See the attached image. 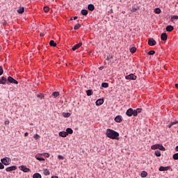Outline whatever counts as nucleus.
I'll use <instances>...</instances> for the list:
<instances>
[{
    "label": "nucleus",
    "mask_w": 178,
    "mask_h": 178,
    "mask_svg": "<svg viewBox=\"0 0 178 178\" xmlns=\"http://www.w3.org/2000/svg\"><path fill=\"white\" fill-rule=\"evenodd\" d=\"M106 136L111 140H119V133L111 129H107Z\"/></svg>",
    "instance_id": "f257e3e1"
},
{
    "label": "nucleus",
    "mask_w": 178,
    "mask_h": 178,
    "mask_svg": "<svg viewBox=\"0 0 178 178\" xmlns=\"http://www.w3.org/2000/svg\"><path fill=\"white\" fill-rule=\"evenodd\" d=\"M126 115L129 118H131V116H137V113L134 112L133 108H129L126 112Z\"/></svg>",
    "instance_id": "f03ea898"
},
{
    "label": "nucleus",
    "mask_w": 178,
    "mask_h": 178,
    "mask_svg": "<svg viewBox=\"0 0 178 178\" xmlns=\"http://www.w3.org/2000/svg\"><path fill=\"white\" fill-rule=\"evenodd\" d=\"M11 162L12 160L10 158L6 157L1 159V163H3V165H5L6 166H8V165H10Z\"/></svg>",
    "instance_id": "7ed1b4c3"
},
{
    "label": "nucleus",
    "mask_w": 178,
    "mask_h": 178,
    "mask_svg": "<svg viewBox=\"0 0 178 178\" xmlns=\"http://www.w3.org/2000/svg\"><path fill=\"white\" fill-rule=\"evenodd\" d=\"M126 80H137V76L134 74H130L128 76H125Z\"/></svg>",
    "instance_id": "20e7f679"
},
{
    "label": "nucleus",
    "mask_w": 178,
    "mask_h": 178,
    "mask_svg": "<svg viewBox=\"0 0 178 178\" xmlns=\"http://www.w3.org/2000/svg\"><path fill=\"white\" fill-rule=\"evenodd\" d=\"M7 80L8 83H11V84H19V81L13 79L12 76H8Z\"/></svg>",
    "instance_id": "39448f33"
},
{
    "label": "nucleus",
    "mask_w": 178,
    "mask_h": 178,
    "mask_svg": "<svg viewBox=\"0 0 178 178\" xmlns=\"http://www.w3.org/2000/svg\"><path fill=\"white\" fill-rule=\"evenodd\" d=\"M148 44L150 47H154V45H156V41L154 38H149Z\"/></svg>",
    "instance_id": "423d86ee"
},
{
    "label": "nucleus",
    "mask_w": 178,
    "mask_h": 178,
    "mask_svg": "<svg viewBox=\"0 0 178 178\" xmlns=\"http://www.w3.org/2000/svg\"><path fill=\"white\" fill-rule=\"evenodd\" d=\"M17 167L16 165L10 166L6 168V172H13V170H16Z\"/></svg>",
    "instance_id": "0eeeda50"
},
{
    "label": "nucleus",
    "mask_w": 178,
    "mask_h": 178,
    "mask_svg": "<svg viewBox=\"0 0 178 178\" xmlns=\"http://www.w3.org/2000/svg\"><path fill=\"white\" fill-rule=\"evenodd\" d=\"M115 122L117 123H122V121L123 120V118H122V115H117L115 119Z\"/></svg>",
    "instance_id": "6e6552de"
},
{
    "label": "nucleus",
    "mask_w": 178,
    "mask_h": 178,
    "mask_svg": "<svg viewBox=\"0 0 178 178\" xmlns=\"http://www.w3.org/2000/svg\"><path fill=\"white\" fill-rule=\"evenodd\" d=\"M81 45H83V42H81L74 45L72 48V51H76V49H79V48H80V47H81Z\"/></svg>",
    "instance_id": "1a4fd4ad"
},
{
    "label": "nucleus",
    "mask_w": 178,
    "mask_h": 178,
    "mask_svg": "<svg viewBox=\"0 0 178 178\" xmlns=\"http://www.w3.org/2000/svg\"><path fill=\"white\" fill-rule=\"evenodd\" d=\"M169 169H170V166H167V167L160 166V168H159V170L160 172H166L167 170H169Z\"/></svg>",
    "instance_id": "9d476101"
},
{
    "label": "nucleus",
    "mask_w": 178,
    "mask_h": 178,
    "mask_svg": "<svg viewBox=\"0 0 178 178\" xmlns=\"http://www.w3.org/2000/svg\"><path fill=\"white\" fill-rule=\"evenodd\" d=\"M20 168H21V170L24 172V173H29V172H31V170L29 168H27L26 165H22Z\"/></svg>",
    "instance_id": "9b49d317"
},
{
    "label": "nucleus",
    "mask_w": 178,
    "mask_h": 178,
    "mask_svg": "<svg viewBox=\"0 0 178 178\" xmlns=\"http://www.w3.org/2000/svg\"><path fill=\"white\" fill-rule=\"evenodd\" d=\"M104 104V99H99L96 101L97 106H101Z\"/></svg>",
    "instance_id": "f8f14e48"
},
{
    "label": "nucleus",
    "mask_w": 178,
    "mask_h": 178,
    "mask_svg": "<svg viewBox=\"0 0 178 178\" xmlns=\"http://www.w3.org/2000/svg\"><path fill=\"white\" fill-rule=\"evenodd\" d=\"M165 30L166 31H168L169 33H170L171 31H173V30H175V28L172 25H168L165 28Z\"/></svg>",
    "instance_id": "ddd939ff"
},
{
    "label": "nucleus",
    "mask_w": 178,
    "mask_h": 178,
    "mask_svg": "<svg viewBox=\"0 0 178 178\" xmlns=\"http://www.w3.org/2000/svg\"><path fill=\"white\" fill-rule=\"evenodd\" d=\"M161 39L162 41H166L168 40V34L163 33L161 35Z\"/></svg>",
    "instance_id": "4468645a"
},
{
    "label": "nucleus",
    "mask_w": 178,
    "mask_h": 178,
    "mask_svg": "<svg viewBox=\"0 0 178 178\" xmlns=\"http://www.w3.org/2000/svg\"><path fill=\"white\" fill-rule=\"evenodd\" d=\"M17 12L19 15H23V13H24V7H19Z\"/></svg>",
    "instance_id": "2eb2a0df"
},
{
    "label": "nucleus",
    "mask_w": 178,
    "mask_h": 178,
    "mask_svg": "<svg viewBox=\"0 0 178 178\" xmlns=\"http://www.w3.org/2000/svg\"><path fill=\"white\" fill-rule=\"evenodd\" d=\"M6 81H8V79L5 76H2L0 79V84H6Z\"/></svg>",
    "instance_id": "dca6fc26"
},
{
    "label": "nucleus",
    "mask_w": 178,
    "mask_h": 178,
    "mask_svg": "<svg viewBox=\"0 0 178 178\" xmlns=\"http://www.w3.org/2000/svg\"><path fill=\"white\" fill-rule=\"evenodd\" d=\"M40 154H38L37 155H35V159H37L38 161H44L45 159L40 157Z\"/></svg>",
    "instance_id": "f3484780"
},
{
    "label": "nucleus",
    "mask_w": 178,
    "mask_h": 178,
    "mask_svg": "<svg viewBox=\"0 0 178 178\" xmlns=\"http://www.w3.org/2000/svg\"><path fill=\"white\" fill-rule=\"evenodd\" d=\"M58 136H60V137H67V133H66V131H60L58 133Z\"/></svg>",
    "instance_id": "a211bd4d"
},
{
    "label": "nucleus",
    "mask_w": 178,
    "mask_h": 178,
    "mask_svg": "<svg viewBox=\"0 0 178 178\" xmlns=\"http://www.w3.org/2000/svg\"><path fill=\"white\" fill-rule=\"evenodd\" d=\"M88 10H90V12H92V11H94V9H95V7L94 6L93 4H89L88 6Z\"/></svg>",
    "instance_id": "6ab92c4d"
},
{
    "label": "nucleus",
    "mask_w": 178,
    "mask_h": 178,
    "mask_svg": "<svg viewBox=\"0 0 178 178\" xmlns=\"http://www.w3.org/2000/svg\"><path fill=\"white\" fill-rule=\"evenodd\" d=\"M65 133H67V136H69V134H73V129L71 128H67Z\"/></svg>",
    "instance_id": "aec40b11"
},
{
    "label": "nucleus",
    "mask_w": 178,
    "mask_h": 178,
    "mask_svg": "<svg viewBox=\"0 0 178 178\" xmlns=\"http://www.w3.org/2000/svg\"><path fill=\"white\" fill-rule=\"evenodd\" d=\"M81 15H83V16H87L88 15V10H82L81 11Z\"/></svg>",
    "instance_id": "412c9836"
},
{
    "label": "nucleus",
    "mask_w": 178,
    "mask_h": 178,
    "mask_svg": "<svg viewBox=\"0 0 178 178\" xmlns=\"http://www.w3.org/2000/svg\"><path fill=\"white\" fill-rule=\"evenodd\" d=\"M161 12H162V10H161V8H156L154 9V13H156V15H160Z\"/></svg>",
    "instance_id": "4be33fe9"
},
{
    "label": "nucleus",
    "mask_w": 178,
    "mask_h": 178,
    "mask_svg": "<svg viewBox=\"0 0 178 178\" xmlns=\"http://www.w3.org/2000/svg\"><path fill=\"white\" fill-rule=\"evenodd\" d=\"M141 177H146L148 176V173L146 171H143L140 174Z\"/></svg>",
    "instance_id": "5701e85b"
},
{
    "label": "nucleus",
    "mask_w": 178,
    "mask_h": 178,
    "mask_svg": "<svg viewBox=\"0 0 178 178\" xmlns=\"http://www.w3.org/2000/svg\"><path fill=\"white\" fill-rule=\"evenodd\" d=\"M178 124V121L171 122L170 124L168 125V128L170 129L172 126H175V124Z\"/></svg>",
    "instance_id": "b1692460"
},
{
    "label": "nucleus",
    "mask_w": 178,
    "mask_h": 178,
    "mask_svg": "<svg viewBox=\"0 0 178 178\" xmlns=\"http://www.w3.org/2000/svg\"><path fill=\"white\" fill-rule=\"evenodd\" d=\"M158 149H160V151H165V147L162 145H158Z\"/></svg>",
    "instance_id": "393cba45"
},
{
    "label": "nucleus",
    "mask_w": 178,
    "mask_h": 178,
    "mask_svg": "<svg viewBox=\"0 0 178 178\" xmlns=\"http://www.w3.org/2000/svg\"><path fill=\"white\" fill-rule=\"evenodd\" d=\"M102 87H103V88H108V87H109V83H102Z\"/></svg>",
    "instance_id": "a878e982"
},
{
    "label": "nucleus",
    "mask_w": 178,
    "mask_h": 178,
    "mask_svg": "<svg viewBox=\"0 0 178 178\" xmlns=\"http://www.w3.org/2000/svg\"><path fill=\"white\" fill-rule=\"evenodd\" d=\"M49 45L50 47H56V43L54 40H50Z\"/></svg>",
    "instance_id": "bb28decb"
},
{
    "label": "nucleus",
    "mask_w": 178,
    "mask_h": 178,
    "mask_svg": "<svg viewBox=\"0 0 178 178\" xmlns=\"http://www.w3.org/2000/svg\"><path fill=\"white\" fill-rule=\"evenodd\" d=\"M80 27H81V24H76L74 27V30H79V29H80Z\"/></svg>",
    "instance_id": "cd10ccee"
},
{
    "label": "nucleus",
    "mask_w": 178,
    "mask_h": 178,
    "mask_svg": "<svg viewBox=\"0 0 178 178\" xmlns=\"http://www.w3.org/2000/svg\"><path fill=\"white\" fill-rule=\"evenodd\" d=\"M53 97H54V98H56L57 97H59L60 94L59 92H54L52 93Z\"/></svg>",
    "instance_id": "c85d7f7f"
},
{
    "label": "nucleus",
    "mask_w": 178,
    "mask_h": 178,
    "mask_svg": "<svg viewBox=\"0 0 178 178\" xmlns=\"http://www.w3.org/2000/svg\"><path fill=\"white\" fill-rule=\"evenodd\" d=\"M138 9H140V8L137 7H132L131 12H132L133 13H136V10H138Z\"/></svg>",
    "instance_id": "c756f323"
},
{
    "label": "nucleus",
    "mask_w": 178,
    "mask_h": 178,
    "mask_svg": "<svg viewBox=\"0 0 178 178\" xmlns=\"http://www.w3.org/2000/svg\"><path fill=\"white\" fill-rule=\"evenodd\" d=\"M86 94H87L88 97L92 95V90H86Z\"/></svg>",
    "instance_id": "7c9ffc66"
},
{
    "label": "nucleus",
    "mask_w": 178,
    "mask_h": 178,
    "mask_svg": "<svg viewBox=\"0 0 178 178\" xmlns=\"http://www.w3.org/2000/svg\"><path fill=\"white\" fill-rule=\"evenodd\" d=\"M44 176H49V175H50L49 170H48V169L44 170Z\"/></svg>",
    "instance_id": "2f4dec72"
},
{
    "label": "nucleus",
    "mask_w": 178,
    "mask_h": 178,
    "mask_svg": "<svg viewBox=\"0 0 178 178\" xmlns=\"http://www.w3.org/2000/svg\"><path fill=\"white\" fill-rule=\"evenodd\" d=\"M33 178H42L41 175L40 173H35L33 176Z\"/></svg>",
    "instance_id": "473e14b6"
},
{
    "label": "nucleus",
    "mask_w": 178,
    "mask_h": 178,
    "mask_svg": "<svg viewBox=\"0 0 178 178\" xmlns=\"http://www.w3.org/2000/svg\"><path fill=\"white\" fill-rule=\"evenodd\" d=\"M141 111H143V108H137L136 110H134V112H136V116L138 113H141Z\"/></svg>",
    "instance_id": "72a5a7b5"
},
{
    "label": "nucleus",
    "mask_w": 178,
    "mask_h": 178,
    "mask_svg": "<svg viewBox=\"0 0 178 178\" xmlns=\"http://www.w3.org/2000/svg\"><path fill=\"white\" fill-rule=\"evenodd\" d=\"M136 51H137V48H136V47H132L130 49V52L131 54H134Z\"/></svg>",
    "instance_id": "f704fd0d"
},
{
    "label": "nucleus",
    "mask_w": 178,
    "mask_h": 178,
    "mask_svg": "<svg viewBox=\"0 0 178 178\" xmlns=\"http://www.w3.org/2000/svg\"><path fill=\"white\" fill-rule=\"evenodd\" d=\"M43 10L44 12H45V13H48V12H49V7L48 6L44 7Z\"/></svg>",
    "instance_id": "c9c22d12"
},
{
    "label": "nucleus",
    "mask_w": 178,
    "mask_h": 178,
    "mask_svg": "<svg viewBox=\"0 0 178 178\" xmlns=\"http://www.w3.org/2000/svg\"><path fill=\"white\" fill-rule=\"evenodd\" d=\"M172 158L175 161H177V159H178V153H176V154H173Z\"/></svg>",
    "instance_id": "e433bc0d"
},
{
    "label": "nucleus",
    "mask_w": 178,
    "mask_h": 178,
    "mask_svg": "<svg viewBox=\"0 0 178 178\" xmlns=\"http://www.w3.org/2000/svg\"><path fill=\"white\" fill-rule=\"evenodd\" d=\"M38 98H40V99H44V94L40 93L38 95Z\"/></svg>",
    "instance_id": "4c0bfd02"
},
{
    "label": "nucleus",
    "mask_w": 178,
    "mask_h": 178,
    "mask_svg": "<svg viewBox=\"0 0 178 178\" xmlns=\"http://www.w3.org/2000/svg\"><path fill=\"white\" fill-rule=\"evenodd\" d=\"M40 155H42L43 156H45L46 158H49V154H48V153H42V154H40Z\"/></svg>",
    "instance_id": "58836bf2"
},
{
    "label": "nucleus",
    "mask_w": 178,
    "mask_h": 178,
    "mask_svg": "<svg viewBox=\"0 0 178 178\" xmlns=\"http://www.w3.org/2000/svg\"><path fill=\"white\" fill-rule=\"evenodd\" d=\"M158 145H159V144H157V145H153L151 147L152 149H158Z\"/></svg>",
    "instance_id": "ea45409f"
},
{
    "label": "nucleus",
    "mask_w": 178,
    "mask_h": 178,
    "mask_svg": "<svg viewBox=\"0 0 178 178\" xmlns=\"http://www.w3.org/2000/svg\"><path fill=\"white\" fill-rule=\"evenodd\" d=\"M155 155H156V156H161V152L159 150H156L155 152Z\"/></svg>",
    "instance_id": "a19ab883"
},
{
    "label": "nucleus",
    "mask_w": 178,
    "mask_h": 178,
    "mask_svg": "<svg viewBox=\"0 0 178 178\" xmlns=\"http://www.w3.org/2000/svg\"><path fill=\"white\" fill-rule=\"evenodd\" d=\"M178 19V16L177 15H173L172 17H171V20L173 21V20H177Z\"/></svg>",
    "instance_id": "79ce46f5"
},
{
    "label": "nucleus",
    "mask_w": 178,
    "mask_h": 178,
    "mask_svg": "<svg viewBox=\"0 0 178 178\" xmlns=\"http://www.w3.org/2000/svg\"><path fill=\"white\" fill-rule=\"evenodd\" d=\"M147 54L148 55H155V51L151 50Z\"/></svg>",
    "instance_id": "37998d69"
},
{
    "label": "nucleus",
    "mask_w": 178,
    "mask_h": 178,
    "mask_svg": "<svg viewBox=\"0 0 178 178\" xmlns=\"http://www.w3.org/2000/svg\"><path fill=\"white\" fill-rule=\"evenodd\" d=\"M64 118H70V113H65L63 114Z\"/></svg>",
    "instance_id": "c03bdc74"
},
{
    "label": "nucleus",
    "mask_w": 178,
    "mask_h": 178,
    "mask_svg": "<svg viewBox=\"0 0 178 178\" xmlns=\"http://www.w3.org/2000/svg\"><path fill=\"white\" fill-rule=\"evenodd\" d=\"M33 138H35V140H39V138H40V135H38V134H35L34 136H33Z\"/></svg>",
    "instance_id": "a18cd8bd"
},
{
    "label": "nucleus",
    "mask_w": 178,
    "mask_h": 178,
    "mask_svg": "<svg viewBox=\"0 0 178 178\" xmlns=\"http://www.w3.org/2000/svg\"><path fill=\"white\" fill-rule=\"evenodd\" d=\"M2 74H3V68L0 66V76H2Z\"/></svg>",
    "instance_id": "49530a36"
},
{
    "label": "nucleus",
    "mask_w": 178,
    "mask_h": 178,
    "mask_svg": "<svg viewBox=\"0 0 178 178\" xmlns=\"http://www.w3.org/2000/svg\"><path fill=\"white\" fill-rule=\"evenodd\" d=\"M58 159H62V160L65 159V157H63V156H62V155H58Z\"/></svg>",
    "instance_id": "de8ad7c7"
},
{
    "label": "nucleus",
    "mask_w": 178,
    "mask_h": 178,
    "mask_svg": "<svg viewBox=\"0 0 178 178\" xmlns=\"http://www.w3.org/2000/svg\"><path fill=\"white\" fill-rule=\"evenodd\" d=\"M5 168V165H3V163H0V169H4Z\"/></svg>",
    "instance_id": "09e8293b"
},
{
    "label": "nucleus",
    "mask_w": 178,
    "mask_h": 178,
    "mask_svg": "<svg viewBox=\"0 0 178 178\" xmlns=\"http://www.w3.org/2000/svg\"><path fill=\"white\" fill-rule=\"evenodd\" d=\"M28 136H29V133L26 132V133L24 134V137H27Z\"/></svg>",
    "instance_id": "8fccbe9b"
},
{
    "label": "nucleus",
    "mask_w": 178,
    "mask_h": 178,
    "mask_svg": "<svg viewBox=\"0 0 178 178\" xmlns=\"http://www.w3.org/2000/svg\"><path fill=\"white\" fill-rule=\"evenodd\" d=\"M77 19H78V17H73V20H77Z\"/></svg>",
    "instance_id": "3c124183"
},
{
    "label": "nucleus",
    "mask_w": 178,
    "mask_h": 178,
    "mask_svg": "<svg viewBox=\"0 0 178 178\" xmlns=\"http://www.w3.org/2000/svg\"><path fill=\"white\" fill-rule=\"evenodd\" d=\"M175 151H176L177 152H178V146H177V147H175Z\"/></svg>",
    "instance_id": "603ef678"
},
{
    "label": "nucleus",
    "mask_w": 178,
    "mask_h": 178,
    "mask_svg": "<svg viewBox=\"0 0 178 178\" xmlns=\"http://www.w3.org/2000/svg\"><path fill=\"white\" fill-rule=\"evenodd\" d=\"M5 124H9V121H6Z\"/></svg>",
    "instance_id": "864d4df0"
},
{
    "label": "nucleus",
    "mask_w": 178,
    "mask_h": 178,
    "mask_svg": "<svg viewBox=\"0 0 178 178\" xmlns=\"http://www.w3.org/2000/svg\"><path fill=\"white\" fill-rule=\"evenodd\" d=\"M51 178H59L58 176H52Z\"/></svg>",
    "instance_id": "5fc2aeb1"
},
{
    "label": "nucleus",
    "mask_w": 178,
    "mask_h": 178,
    "mask_svg": "<svg viewBox=\"0 0 178 178\" xmlns=\"http://www.w3.org/2000/svg\"><path fill=\"white\" fill-rule=\"evenodd\" d=\"M104 69V67H100L99 70H102Z\"/></svg>",
    "instance_id": "6e6d98bb"
},
{
    "label": "nucleus",
    "mask_w": 178,
    "mask_h": 178,
    "mask_svg": "<svg viewBox=\"0 0 178 178\" xmlns=\"http://www.w3.org/2000/svg\"><path fill=\"white\" fill-rule=\"evenodd\" d=\"M175 87H176L177 88H178V83H176V84H175Z\"/></svg>",
    "instance_id": "4d7b16f0"
},
{
    "label": "nucleus",
    "mask_w": 178,
    "mask_h": 178,
    "mask_svg": "<svg viewBox=\"0 0 178 178\" xmlns=\"http://www.w3.org/2000/svg\"><path fill=\"white\" fill-rule=\"evenodd\" d=\"M107 60H109V57H107Z\"/></svg>",
    "instance_id": "13d9d810"
},
{
    "label": "nucleus",
    "mask_w": 178,
    "mask_h": 178,
    "mask_svg": "<svg viewBox=\"0 0 178 178\" xmlns=\"http://www.w3.org/2000/svg\"><path fill=\"white\" fill-rule=\"evenodd\" d=\"M40 35H42V34L41 33Z\"/></svg>",
    "instance_id": "bf43d9fd"
},
{
    "label": "nucleus",
    "mask_w": 178,
    "mask_h": 178,
    "mask_svg": "<svg viewBox=\"0 0 178 178\" xmlns=\"http://www.w3.org/2000/svg\"><path fill=\"white\" fill-rule=\"evenodd\" d=\"M112 58H113V57L111 56V59H112Z\"/></svg>",
    "instance_id": "052dcab7"
}]
</instances>
